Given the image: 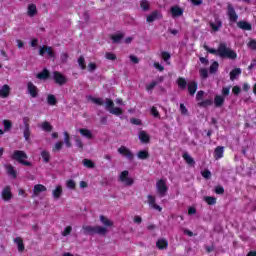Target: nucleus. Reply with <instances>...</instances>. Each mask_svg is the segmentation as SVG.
<instances>
[{
  "instance_id": "obj_42",
  "label": "nucleus",
  "mask_w": 256,
  "mask_h": 256,
  "mask_svg": "<svg viewBox=\"0 0 256 256\" xmlns=\"http://www.w3.org/2000/svg\"><path fill=\"white\" fill-rule=\"evenodd\" d=\"M205 203H207V205H215L217 203V198L213 197V196H206L204 198Z\"/></svg>"
},
{
  "instance_id": "obj_52",
  "label": "nucleus",
  "mask_w": 256,
  "mask_h": 256,
  "mask_svg": "<svg viewBox=\"0 0 256 256\" xmlns=\"http://www.w3.org/2000/svg\"><path fill=\"white\" fill-rule=\"evenodd\" d=\"M68 59H69V54L67 52H63L60 54L61 63H67Z\"/></svg>"
},
{
  "instance_id": "obj_50",
  "label": "nucleus",
  "mask_w": 256,
  "mask_h": 256,
  "mask_svg": "<svg viewBox=\"0 0 256 256\" xmlns=\"http://www.w3.org/2000/svg\"><path fill=\"white\" fill-rule=\"evenodd\" d=\"M167 184L165 183V180H161V197H165V193H167Z\"/></svg>"
},
{
  "instance_id": "obj_34",
  "label": "nucleus",
  "mask_w": 256,
  "mask_h": 256,
  "mask_svg": "<svg viewBox=\"0 0 256 256\" xmlns=\"http://www.w3.org/2000/svg\"><path fill=\"white\" fill-rule=\"evenodd\" d=\"M211 105H213V99H206L198 102V107L207 108V107H211Z\"/></svg>"
},
{
  "instance_id": "obj_17",
  "label": "nucleus",
  "mask_w": 256,
  "mask_h": 256,
  "mask_svg": "<svg viewBox=\"0 0 256 256\" xmlns=\"http://www.w3.org/2000/svg\"><path fill=\"white\" fill-rule=\"evenodd\" d=\"M237 27L239 29H242V31H251L253 29V26L251 25V23H249L247 21L237 22Z\"/></svg>"
},
{
  "instance_id": "obj_8",
  "label": "nucleus",
  "mask_w": 256,
  "mask_h": 256,
  "mask_svg": "<svg viewBox=\"0 0 256 256\" xmlns=\"http://www.w3.org/2000/svg\"><path fill=\"white\" fill-rule=\"evenodd\" d=\"M27 93L32 97V99H37L39 97V88L29 81L27 83Z\"/></svg>"
},
{
  "instance_id": "obj_36",
  "label": "nucleus",
  "mask_w": 256,
  "mask_h": 256,
  "mask_svg": "<svg viewBox=\"0 0 256 256\" xmlns=\"http://www.w3.org/2000/svg\"><path fill=\"white\" fill-rule=\"evenodd\" d=\"M184 161H186V163L188 165H195V160L193 159V157H191L187 152H185L183 155H182Z\"/></svg>"
},
{
  "instance_id": "obj_43",
  "label": "nucleus",
  "mask_w": 256,
  "mask_h": 256,
  "mask_svg": "<svg viewBox=\"0 0 256 256\" xmlns=\"http://www.w3.org/2000/svg\"><path fill=\"white\" fill-rule=\"evenodd\" d=\"M110 113L112 115H116L117 117H119V115L123 114V109H121L119 107H114V108L110 109Z\"/></svg>"
},
{
  "instance_id": "obj_7",
  "label": "nucleus",
  "mask_w": 256,
  "mask_h": 256,
  "mask_svg": "<svg viewBox=\"0 0 256 256\" xmlns=\"http://www.w3.org/2000/svg\"><path fill=\"white\" fill-rule=\"evenodd\" d=\"M53 80H54V83H56V85H59L60 87H63V85L67 83V77H65V75H63L59 71L53 72Z\"/></svg>"
},
{
  "instance_id": "obj_56",
  "label": "nucleus",
  "mask_w": 256,
  "mask_h": 256,
  "mask_svg": "<svg viewBox=\"0 0 256 256\" xmlns=\"http://www.w3.org/2000/svg\"><path fill=\"white\" fill-rule=\"evenodd\" d=\"M180 113H181V115L189 114V110H187V107L183 103L180 104Z\"/></svg>"
},
{
  "instance_id": "obj_3",
  "label": "nucleus",
  "mask_w": 256,
  "mask_h": 256,
  "mask_svg": "<svg viewBox=\"0 0 256 256\" xmlns=\"http://www.w3.org/2000/svg\"><path fill=\"white\" fill-rule=\"evenodd\" d=\"M27 153L22 150H15L11 156V159L20 163V165H24L25 167H31L33 164L25 159H28Z\"/></svg>"
},
{
  "instance_id": "obj_2",
  "label": "nucleus",
  "mask_w": 256,
  "mask_h": 256,
  "mask_svg": "<svg viewBox=\"0 0 256 256\" xmlns=\"http://www.w3.org/2000/svg\"><path fill=\"white\" fill-rule=\"evenodd\" d=\"M82 231L84 235H107V228L103 226H89V225H84L82 226Z\"/></svg>"
},
{
  "instance_id": "obj_44",
  "label": "nucleus",
  "mask_w": 256,
  "mask_h": 256,
  "mask_svg": "<svg viewBox=\"0 0 256 256\" xmlns=\"http://www.w3.org/2000/svg\"><path fill=\"white\" fill-rule=\"evenodd\" d=\"M219 69V62L214 61L209 68L210 73H217V70Z\"/></svg>"
},
{
  "instance_id": "obj_47",
  "label": "nucleus",
  "mask_w": 256,
  "mask_h": 256,
  "mask_svg": "<svg viewBox=\"0 0 256 256\" xmlns=\"http://www.w3.org/2000/svg\"><path fill=\"white\" fill-rule=\"evenodd\" d=\"M78 64H79V67H81L82 70L87 69V64H85V57L80 56L78 58Z\"/></svg>"
},
{
  "instance_id": "obj_32",
  "label": "nucleus",
  "mask_w": 256,
  "mask_h": 256,
  "mask_svg": "<svg viewBox=\"0 0 256 256\" xmlns=\"http://www.w3.org/2000/svg\"><path fill=\"white\" fill-rule=\"evenodd\" d=\"M64 143L68 149H71V147H73V144H71V136L67 131L64 132Z\"/></svg>"
},
{
  "instance_id": "obj_38",
  "label": "nucleus",
  "mask_w": 256,
  "mask_h": 256,
  "mask_svg": "<svg viewBox=\"0 0 256 256\" xmlns=\"http://www.w3.org/2000/svg\"><path fill=\"white\" fill-rule=\"evenodd\" d=\"M41 157H42L44 163H49V161H51V154L47 150H43L41 152Z\"/></svg>"
},
{
  "instance_id": "obj_14",
  "label": "nucleus",
  "mask_w": 256,
  "mask_h": 256,
  "mask_svg": "<svg viewBox=\"0 0 256 256\" xmlns=\"http://www.w3.org/2000/svg\"><path fill=\"white\" fill-rule=\"evenodd\" d=\"M225 153V147L217 146L214 150V159L219 161V159H223V155Z\"/></svg>"
},
{
  "instance_id": "obj_64",
  "label": "nucleus",
  "mask_w": 256,
  "mask_h": 256,
  "mask_svg": "<svg viewBox=\"0 0 256 256\" xmlns=\"http://www.w3.org/2000/svg\"><path fill=\"white\" fill-rule=\"evenodd\" d=\"M248 47H250V49L255 50L256 49V40H250V42L248 43Z\"/></svg>"
},
{
  "instance_id": "obj_26",
  "label": "nucleus",
  "mask_w": 256,
  "mask_h": 256,
  "mask_svg": "<svg viewBox=\"0 0 256 256\" xmlns=\"http://www.w3.org/2000/svg\"><path fill=\"white\" fill-rule=\"evenodd\" d=\"M14 241L18 247L19 253H23V251H25V244L23 243V238L17 237Z\"/></svg>"
},
{
  "instance_id": "obj_6",
  "label": "nucleus",
  "mask_w": 256,
  "mask_h": 256,
  "mask_svg": "<svg viewBox=\"0 0 256 256\" xmlns=\"http://www.w3.org/2000/svg\"><path fill=\"white\" fill-rule=\"evenodd\" d=\"M45 53H47V55L50 59H55V57H56L55 51L53 50V47H51V46L43 45L42 47H40L39 55L41 57H45Z\"/></svg>"
},
{
  "instance_id": "obj_35",
  "label": "nucleus",
  "mask_w": 256,
  "mask_h": 256,
  "mask_svg": "<svg viewBox=\"0 0 256 256\" xmlns=\"http://www.w3.org/2000/svg\"><path fill=\"white\" fill-rule=\"evenodd\" d=\"M137 157H138V159H140L142 161H145V159H147L149 157V151H147V150H140L137 153Z\"/></svg>"
},
{
  "instance_id": "obj_12",
  "label": "nucleus",
  "mask_w": 256,
  "mask_h": 256,
  "mask_svg": "<svg viewBox=\"0 0 256 256\" xmlns=\"http://www.w3.org/2000/svg\"><path fill=\"white\" fill-rule=\"evenodd\" d=\"M138 139L140 140V143L147 145V143H150L151 141V136H149L145 130H141L138 133Z\"/></svg>"
},
{
  "instance_id": "obj_9",
  "label": "nucleus",
  "mask_w": 256,
  "mask_h": 256,
  "mask_svg": "<svg viewBox=\"0 0 256 256\" xmlns=\"http://www.w3.org/2000/svg\"><path fill=\"white\" fill-rule=\"evenodd\" d=\"M118 153L119 155H122V157H126V159H128L129 161H133L134 159V155L133 152L127 148V146H120L118 148Z\"/></svg>"
},
{
  "instance_id": "obj_57",
  "label": "nucleus",
  "mask_w": 256,
  "mask_h": 256,
  "mask_svg": "<svg viewBox=\"0 0 256 256\" xmlns=\"http://www.w3.org/2000/svg\"><path fill=\"white\" fill-rule=\"evenodd\" d=\"M157 87V81H152L150 84L146 85L147 91H153Z\"/></svg>"
},
{
  "instance_id": "obj_59",
  "label": "nucleus",
  "mask_w": 256,
  "mask_h": 256,
  "mask_svg": "<svg viewBox=\"0 0 256 256\" xmlns=\"http://www.w3.org/2000/svg\"><path fill=\"white\" fill-rule=\"evenodd\" d=\"M200 76L202 77V79H207V77H209V72L207 71V69H200Z\"/></svg>"
},
{
  "instance_id": "obj_16",
  "label": "nucleus",
  "mask_w": 256,
  "mask_h": 256,
  "mask_svg": "<svg viewBox=\"0 0 256 256\" xmlns=\"http://www.w3.org/2000/svg\"><path fill=\"white\" fill-rule=\"evenodd\" d=\"M50 77L51 73L48 71L47 68H44L43 71L36 75V78L40 79V81H47V79H49Z\"/></svg>"
},
{
  "instance_id": "obj_21",
  "label": "nucleus",
  "mask_w": 256,
  "mask_h": 256,
  "mask_svg": "<svg viewBox=\"0 0 256 256\" xmlns=\"http://www.w3.org/2000/svg\"><path fill=\"white\" fill-rule=\"evenodd\" d=\"M52 195L54 199H61V195H63V186L58 185L56 188L52 191Z\"/></svg>"
},
{
  "instance_id": "obj_40",
  "label": "nucleus",
  "mask_w": 256,
  "mask_h": 256,
  "mask_svg": "<svg viewBox=\"0 0 256 256\" xmlns=\"http://www.w3.org/2000/svg\"><path fill=\"white\" fill-rule=\"evenodd\" d=\"M140 7L143 11H149V9H151V5L148 0H141Z\"/></svg>"
},
{
  "instance_id": "obj_18",
  "label": "nucleus",
  "mask_w": 256,
  "mask_h": 256,
  "mask_svg": "<svg viewBox=\"0 0 256 256\" xmlns=\"http://www.w3.org/2000/svg\"><path fill=\"white\" fill-rule=\"evenodd\" d=\"M214 107L221 108L223 105H225V97L221 95L214 96Z\"/></svg>"
},
{
  "instance_id": "obj_27",
  "label": "nucleus",
  "mask_w": 256,
  "mask_h": 256,
  "mask_svg": "<svg viewBox=\"0 0 256 256\" xmlns=\"http://www.w3.org/2000/svg\"><path fill=\"white\" fill-rule=\"evenodd\" d=\"M100 221L104 227H113V221L109 220V218L104 215H100Z\"/></svg>"
},
{
  "instance_id": "obj_53",
  "label": "nucleus",
  "mask_w": 256,
  "mask_h": 256,
  "mask_svg": "<svg viewBox=\"0 0 256 256\" xmlns=\"http://www.w3.org/2000/svg\"><path fill=\"white\" fill-rule=\"evenodd\" d=\"M106 59H108V61H115L117 59V55H115L114 53L111 52H107L105 54Z\"/></svg>"
},
{
  "instance_id": "obj_61",
  "label": "nucleus",
  "mask_w": 256,
  "mask_h": 256,
  "mask_svg": "<svg viewBox=\"0 0 256 256\" xmlns=\"http://www.w3.org/2000/svg\"><path fill=\"white\" fill-rule=\"evenodd\" d=\"M92 103H95L96 105H104L103 99L101 98H91Z\"/></svg>"
},
{
  "instance_id": "obj_1",
  "label": "nucleus",
  "mask_w": 256,
  "mask_h": 256,
  "mask_svg": "<svg viewBox=\"0 0 256 256\" xmlns=\"http://www.w3.org/2000/svg\"><path fill=\"white\" fill-rule=\"evenodd\" d=\"M204 49L207 51V53H211V55H218V57H221V59H237V52L231 48H228L226 43H220L217 49L204 45Z\"/></svg>"
},
{
  "instance_id": "obj_39",
  "label": "nucleus",
  "mask_w": 256,
  "mask_h": 256,
  "mask_svg": "<svg viewBox=\"0 0 256 256\" xmlns=\"http://www.w3.org/2000/svg\"><path fill=\"white\" fill-rule=\"evenodd\" d=\"M47 103L48 105H51L52 107L57 105V98L53 94H49L47 96Z\"/></svg>"
},
{
  "instance_id": "obj_62",
  "label": "nucleus",
  "mask_w": 256,
  "mask_h": 256,
  "mask_svg": "<svg viewBox=\"0 0 256 256\" xmlns=\"http://www.w3.org/2000/svg\"><path fill=\"white\" fill-rule=\"evenodd\" d=\"M203 95H205L203 90L198 91L196 94V101H203Z\"/></svg>"
},
{
  "instance_id": "obj_29",
  "label": "nucleus",
  "mask_w": 256,
  "mask_h": 256,
  "mask_svg": "<svg viewBox=\"0 0 256 256\" xmlns=\"http://www.w3.org/2000/svg\"><path fill=\"white\" fill-rule=\"evenodd\" d=\"M45 191H47V187L43 184H36L34 186V195H39V193H43Z\"/></svg>"
},
{
  "instance_id": "obj_23",
  "label": "nucleus",
  "mask_w": 256,
  "mask_h": 256,
  "mask_svg": "<svg viewBox=\"0 0 256 256\" xmlns=\"http://www.w3.org/2000/svg\"><path fill=\"white\" fill-rule=\"evenodd\" d=\"M161 60L166 63V65H171V53L167 51L161 52Z\"/></svg>"
},
{
  "instance_id": "obj_19",
  "label": "nucleus",
  "mask_w": 256,
  "mask_h": 256,
  "mask_svg": "<svg viewBox=\"0 0 256 256\" xmlns=\"http://www.w3.org/2000/svg\"><path fill=\"white\" fill-rule=\"evenodd\" d=\"M10 93H11V87H9V85L7 84L3 85L2 88L0 89V97H2V99H7Z\"/></svg>"
},
{
  "instance_id": "obj_49",
  "label": "nucleus",
  "mask_w": 256,
  "mask_h": 256,
  "mask_svg": "<svg viewBox=\"0 0 256 256\" xmlns=\"http://www.w3.org/2000/svg\"><path fill=\"white\" fill-rule=\"evenodd\" d=\"M63 149V142L59 141L57 142L54 147L52 148L53 153H57V151H61Z\"/></svg>"
},
{
  "instance_id": "obj_4",
  "label": "nucleus",
  "mask_w": 256,
  "mask_h": 256,
  "mask_svg": "<svg viewBox=\"0 0 256 256\" xmlns=\"http://www.w3.org/2000/svg\"><path fill=\"white\" fill-rule=\"evenodd\" d=\"M226 15L228 17L229 23H237V21H239V14H237L235 7L230 2L227 3Z\"/></svg>"
},
{
  "instance_id": "obj_58",
  "label": "nucleus",
  "mask_w": 256,
  "mask_h": 256,
  "mask_svg": "<svg viewBox=\"0 0 256 256\" xmlns=\"http://www.w3.org/2000/svg\"><path fill=\"white\" fill-rule=\"evenodd\" d=\"M72 231H73V227L67 226V227L64 229L63 233H62L63 237H67V235H71V232H72Z\"/></svg>"
},
{
  "instance_id": "obj_41",
  "label": "nucleus",
  "mask_w": 256,
  "mask_h": 256,
  "mask_svg": "<svg viewBox=\"0 0 256 256\" xmlns=\"http://www.w3.org/2000/svg\"><path fill=\"white\" fill-rule=\"evenodd\" d=\"M42 129L43 131H47V133H51V131H53V126L49 122L44 121L42 123Z\"/></svg>"
},
{
  "instance_id": "obj_25",
  "label": "nucleus",
  "mask_w": 256,
  "mask_h": 256,
  "mask_svg": "<svg viewBox=\"0 0 256 256\" xmlns=\"http://www.w3.org/2000/svg\"><path fill=\"white\" fill-rule=\"evenodd\" d=\"M159 19V11L155 10L150 15L147 16V23H153V21H157Z\"/></svg>"
},
{
  "instance_id": "obj_31",
  "label": "nucleus",
  "mask_w": 256,
  "mask_h": 256,
  "mask_svg": "<svg viewBox=\"0 0 256 256\" xmlns=\"http://www.w3.org/2000/svg\"><path fill=\"white\" fill-rule=\"evenodd\" d=\"M177 85L179 89H182V91H185V89H187V80H185V78L183 77H180L177 80Z\"/></svg>"
},
{
  "instance_id": "obj_51",
  "label": "nucleus",
  "mask_w": 256,
  "mask_h": 256,
  "mask_svg": "<svg viewBox=\"0 0 256 256\" xmlns=\"http://www.w3.org/2000/svg\"><path fill=\"white\" fill-rule=\"evenodd\" d=\"M3 125H4V130L6 131H9V129L13 127V123L11 122V120H4Z\"/></svg>"
},
{
  "instance_id": "obj_45",
  "label": "nucleus",
  "mask_w": 256,
  "mask_h": 256,
  "mask_svg": "<svg viewBox=\"0 0 256 256\" xmlns=\"http://www.w3.org/2000/svg\"><path fill=\"white\" fill-rule=\"evenodd\" d=\"M66 187L68 189L75 190L77 188V183H75V180L69 179V180L66 181Z\"/></svg>"
},
{
  "instance_id": "obj_15",
  "label": "nucleus",
  "mask_w": 256,
  "mask_h": 256,
  "mask_svg": "<svg viewBox=\"0 0 256 256\" xmlns=\"http://www.w3.org/2000/svg\"><path fill=\"white\" fill-rule=\"evenodd\" d=\"M12 198L11 187L6 186L2 191V199H4V201H11Z\"/></svg>"
},
{
  "instance_id": "obj_22",
  "label": "nucleus",
  "mask_w": 256,
  "mask_h": 256,
  "mask_svg": "<svg viewBox=\"0 0 256 256\" xmlns=\"http://www.w3.org/2000/svg\"><path fill=\"white\" fill-rule=\"evenodd\" d=\"M197 82L195 81H191L188 83V93L189 95H191V97H193V95H195V93H197Z\"/></svg>"
},
{
  "instance_id": "obj_5",
  "label": "nucleus",
  "mask_w": 256,
  "mask_h": 256,
  "mask_svg": "<svg viewBox=\"0 0 256 256\" xmlns=\"http://www.w3.org/2000/svg\"><path fill=\"white\" fill-rule=\"evenodd\" d=\"M119 181L121 183H124L127 187H131V185H133V183H135V180H133V178L129 177V171L124 170L121 172L120 176H119Z\"/></svg>"
},
{
  "instance_id": "obj_55",
  "label": "nucleus",
  "mask_w": 256,
  "mask_h": 256,
  "mask_svg": "<svg viewBox=\"0 0 256 256\" xmlns=\"http://www.w3.org/2000/svg\"><path fill=\"white\" fill-rule=\"evenodd\" d=\"M229 93H231V87H223L221 97L225 98V97L229 96Z\"/></svg>"
},
{
  "instance_id": "obj_13",
  "label": "nucleus",
  "mask_w": 256,
  "mask_h": 256,
  "mask_svg": "<svg viewBox=\"0 0 256 256\" xmlns=\"http://www.w3.org/2000/svg\"><path fill=\"white\" fill-rule=\"evenodd\" d=\"M209 26L211 27L212 31H214V33H217V31L223 27V21H221L219 18H215V22H210Z\"/></svg>"
},
{
  "instance_id": "obj_30",
  "label": "nucleus",
  "mask_w": 256,
  "mask_h": 256,
  "mask_svg": "<svg viewBox=\"0 0 256 256\" xmlns=\"http://www.w3.org/2000/svg\"><path fill=\"white\" fill-rule=\"evenodd\" d=\"M35 15H37V5L29 4L28 5V16L35 17Z\"/></svg>"
},
{
  "instance_id": "obj_28",
  "label": "nucleus",
  "mask_w": 256,
  "mask_h": 256,
  "mask_svg": "<svg viewBox=\"0 0 256 256\" xmlns=\"http://www.w3.org/2000/svg\"><path fill=\"white\" fill-rule=\"evenodd\" d=\"M6 171L10 177H13V179H17V171H15V167L13 165L9 164L6 166Z\"/></svg>"
},
{
  "instance_id": "obj_24",
  "label": "nucleus",
  "mask_w": 256,
  "mask_h": 256,
  "mask_svg": "<svg viewBox=\"0 0 256 256\" xmlns=\"http://www.w3.org/2000/svg\"><path fill=\"white\" fill-rule=\"evenodd\" d=\"M79 133L82 135V137H86V139H93V133H91V130L87 128H80Z\"/></svg>"
},
{
  "instance_id": "obj_60",
  "label": "nucleus",
  "mask_w": 256,
  "mask_h": 256,
  "mask_svg": "<svg viewBox=\"0 0 256 256\" xmlns=\"http://www.w3.org/2000/svg\"><path fill=\"white\" fill-rule=\"evenodd\" d=\"M215 193L216 195H223V193H225V188H223V186H216Z\"/></svg>"
},
{
  "instance_id": "obj_10",
  "label": "nucleus",
  "mask_w": 256,
  "mask_h": 256,
  "mask_svg": "<svg viewBox=\"0 0 256 256\" xmlns=\"http://www.w3.org/2000/svg\"><path fill=\"white\" fill-rule=\"evenodd\" d=\"M23 123H24V130H23L24 139H25V141H29V139L31 137V128L29 125V117H24Z\"/></svg>"
},
{
  "instance_id": "obj_33",
  "label": "nucleus",
  "mask_w": 256,
  "mask_h": 256,
  "mask_svg": "<svg viewBox=\"0 0 256 256\" xmlns=\"http://www.w3.org/2000/svg\"><path fill=\"white\" fill-rule=\"evenodd\" d=\"M239 75H241V68L233 69L230 72V80L235 81V79H237V77H239Z\"/></svg>"
},
{
  "instance_id": "obj_46",
  "label": "nucleus",
  "mask_w": 256,
  "mask_h": 256,
  "mask_svg": "<svg viewBox=\"0 0 256 256\" xmlns=\"http://www.w3.org/2000/svg\"><path fill=\"white\" fill-rule=\"evenodd\" d=\"M115 107V103L113 102V100L106 98V109L109 111V113L111 112V109H113Z\"/></svg>"
},
{
  "instance_id": "obj_37",
  "label": "nucleus",
  "mask_w": 256,
  "mask_h": 256,
  "mask_svg": "<svg viewBox=\"0 0 256 256\" xmlns=\"http://www.w3.org/2000/svg\"><path fill=\"white\" fill-rule=\"evenodd\" d=\"M82 163H83L84 167H87V169L95 168V163L91 159L85 158V159H83Z\"/></svg>"
},
{
  "instance_id": "obj_63",
  "label": "nucleus",
  "mask_w": 256,
  "mask_h": 256,
  "mask_svg": "<svg viewBox=\"0 0 256 256\" xmlns=\"http://www.w3.org/2000/svg\"><path fill=\"white\" fill-rule=\"evenodd\" d=\"M201 175H202V177L204 178V179H209L210 177H211V171H209V170H204V171H202L201 172Z\"/></svg>"
},
{
  "instance_id": "obj_20",
  "label": "nucleus",
  "mask_w": 256,
  "mask_h": 256,
  "mask_svg": "<svg viewBox=\"0 0 256 256\" xmlns=\"http://www.w3.org/2000/svg\"><path fill=\"white\" fill-rule=\"evenodd\" d=\"M148 204L152 209H156V211H161V206L157 205L155 202V196L148 195Z\"/></svg>"
},
{
  "instance_id": "obj_11",
  "label": "nucleus",
  "mask_w": 256,
  "mask_h": 256,
  "mask_svg": "<svg viewBox=\"0 0 256 256\" xmlns=\"http://www.w3.org/2000/svg\"><path fill=\"white\" fill-rule=\"evenodd\" d=\"M170 13L173 19H177V17H183V8L178 5L172 6L170 8Z\"/></svg>"
},
{
  "instance_id": "obj_54",
  "label": "nucleus",
  "mask_w": 256,
  "mask_h": 256,
  "mask_svg": "<svg viewBox=\"0 0 256 256\" xmlns=\"http://www.w3.org/2000/svg\"><path fill=\"white\" fill-rule=\"evenodd\" d=\"M75 143H76V147H78V149H80V151H83V141L81 140V138L76 137Z\"/></svg>"
},
{
  "instance_id": "obj_48",
  "label": "nucleus",
  "mask_w": 256,
  "mask_h": 256,
  "mask_svg": "<svg viewBox=\"0 0 256 256\" xmlns=\"http://www.w3.org/2000/svg\"><path fill=\"white\" fill-rule=\"evenodd\" d=\"M123 34H114L111 36V39L113 41V43H119L121 42V39H123Z\"/></svg>"
}]
</instances>
